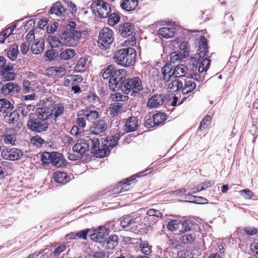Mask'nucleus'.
<instances>
[{"label": "nucleus", "mask_w": 258, "mask_h": 258, "mask_svg": "<svg viewBox=\"0 0 258 258\" xmlns=\"http://www.w3.org/2000/svg\"><path fill=\"white\" fill-rule=\"evenodd\" d=\"M90 145H91V152L94 153L96 157L103 158L107 156L109 153L106 149L100 148L99 140L98 138L91 137V136L85 139L78 140L73 147V150L82 157L89 151Z\"/></svg>", "instance_id": "1"}, {"label": "nucleus", "mask_w": 258, "mask_h": 258, "mask_svg": "<svg viewBox=\"0 0 258 258\" xmlns=\"http://www.w3.org/2000/svg\"><path fill=\"white\" fill-rule=\"evenodd\" d=\"M136 56L135 49L132 47H127L116 51L113 59L118 64L124 67H130L134 64Z\"/></svg>", "instance_id": "2"}, {"label": "nucleus", "mask_w": 258, "mask_h": 258, "mask_svg": "<svg viewBox=\"0 0 258 258\" xmlns=\"http://www.w3.org/2000/svg\"><path fill=\"white\" fill-rule=\"evenodd\" d=\"M82 37L81 31L75 29H67L60 35L63 45L73 47L79 43Z\"/></svg>", "instance_id": "3"}, {"label": "nucleus", "mask_w": 258, "mask_h": 258, "mask_svg": "<svg viewBox=\"0 0 258 258\" xmlns=\"http://www.w3.org/2000/svg\"><path fill=\"white\" fill-rule=\"evenodd\" d=\"M125 94L137 93L143 90L141 80L138 77L124 80L121 83V89Z\"/></svg>", "instance_id": "4"}, {"label": "nucleus", "mask_w": 258, "mask_h": 258, "mask_svg": "<svg viewBox=\"0 0 258 258\" xmlns=\"http://www.w3.org/2000/svg\"><path fill=\"white\" fill-rule=\"evenodd\" d=\"M142 218L140 216L126 215L120 219V224L123 228H127L133 232L138 231L139 227L142 224Z\"/></svg>", "instance_id": "5"}, {"label": "nucleus", "mask_w": 258, "mask_h": 258, "mask_svg": "<svg viewBox=\"0 0 258 258\" xmlns=\"http://www.w3.org/2000/svg\"><path fill=\"white\" fill-rule=\"evenodd\" d=\"M114 40L113 31L108 27L103 28L99 32L98 44L101 49L108 48Z\"/></svg>", "instance_id": "6"}, {"label": "nucleus", "mask_w": 258, "mask_h": 258, "mask_svg": "<svg viewBox=\"0 0 258 258\" xmlns=\"http://www.w3.org/2000/svg\"><path fill=\"white\" fill-rule=\"evenodd\" d=\"M125 74L126 71L124 69H114L109 80V86L111 90L115 91L121 89V83L124 81L122 79Z\"/></svg>", "instance_id": "7"}, {"label": "nucleus", "mask_w": 258, "mask_h": 258, "mask_svg": "<svg viewBox=\"0 0 258 258\" xmlns=\"http://www.w3.org/2000/svg\"><path fill=\"white\" fill-rule=\"evenodd\" d=\"M82 80L80 75H69L64 78L63 85L66 87H71L75 93H79L81 92L79 86Z\"/></svg>", "instance_id": "8"}, {"label": "nucleus", "mask_w": 258, "mask_h": 258, "mask_svg": "<svg viewBox=\"0 0 258 258\" xmlns=\"http://www.w3.org/2000/svg\"><path fill=\"white\" fill-rule=\"evenodd\" d=\"M23 152L17 148L7 147L1 152L2 158L9 161H17L22 157Z\"/></svg>", "instance_id": "9"}, {"label": "nucleus", "mask_w": 258, "mask_h": 258, "mask_svg": "<svg viewBox=\"0 0 258 258\" xmlns=\"http://www.w3.org/2000/svg\"><path fill=\"white\" fill-rule=\"evenodd\" d=\"M152 171V168H149L144 171L138 173V174L133 175L128 178H126L123 181L120 182L118 184L117 187L114 189V192L117 193L128 190L129 189L128 186L131 184L130 182L135 180L136 176L138 177L144 176L151 173Z\"/></svg>", "instance_id": "10"}, {"label": "nucleus", "mask_w": 258, "mask_h": 258, "mask_svg": "<svg viewBox=\"0 0 258 258\" xmlns=\"http://www.w3.org/2000/svg\"><path fill=\"white\" fill-rule=\"evenodd\" d=\"M48 125L49 123L47 120L43 119H30L27 122L29 128L38 133L45 131L48 128Z\"/></svg>", "instance_id": "11"}, {"label": "nucleus", "mask_w": 258, "mask_h": 258, "mask_svg": "<svg viewBox=\"0 0 258 258\" xmlns=\"http://www.w3.org/2000/svg\"><path fill=\"white\" fill-rule=\"evenodd\" d=\"M94 11H97L98 15L101 18H106L110 12L109 4L103 1H97L92 4Z\"/></svg>", "instance_id": "12"}, {"label": "nucleus", "mask_w": 258, "mask_h": 258, "mask_svg": "<svg viewBox=\"0 0 258 258\" xmlns=\"http://www.w3.org/2000/svg\"><path fill=\"white\" fill-rule=\"evenodd\" d=\"M67 11V10L64 5L61 2L58 1L52 5L49 13L52 16L62 18L66 16Z\"/></svg>", "instance_id": "13"}, {"label": "nucleus", "mask_w": 258, "mask_h": 258, "mask_svg": "<svg viewBox=\"0 0 258 258\" xmlns=\"http://www.w3.org/2000/svg\"><path fill=\"white\" fill-rule=\"evenodd\" d=\"M108 233L109 229L107 228L104 226H100L94 231L91 235V238L95 242H102Z\"/></svg>", "instance_id": "14"}, {"label": "nucleus", "mask_w": 258, "mask_h": 258, "mask_svg": "<svg viewBox=\"0 0 258 258\" xmlns=\"http://www.w3.org/2000/svg\"><path fill=\"white\" fill-rule=\"evenodd\" d=\"M107 124L105 120L101 119L93 123L90 128V133L99 135L106 131Z\"/></svg>", "instance_id": "15"}, {"label": "nucleus", "mask_w": 258, "mask_h": 258, "mask_svg": "<svg viewBox=\"0 0 258 258\" xmlns=\"http://www.w3.org/2000/svg\"><path fill=\"white\" fill-rule=\"evenodd\" d=\"M165 96L161 94H155L148 100L147 105L150 108H156L164 103Z\"/></svg>", "instance_id": "16"}, {"label": "nucleus", "mask_w": 258, "mask_h": 258, "mask_svg": "<svg viewBox=\"0 0 258 258\" xmlns=\"http://www.w3.org/2000/svg\"><path fill=\"white\" fill-rule=\"evenodd\" d=\"M162 79L164 81H169L172 78H175L173 67L171 64L164 65L161 70Z\"/></svg>", "instance_id": "17"}, {"label": "nucleus", "mask_w": 258, "mask_h": 258, "mask_svg": "<svg viewBox=\"0 0 258 258\" xmlns=\"http://www.w3.org/2000/svg\"><path fill=\"white\" fill-rule=\"evenodd\" d=\"M4 143L7 145L14 146L16 145V137L14 130H7L4 134L2 138Z\"/></svg>", "instance_id": "18"}, {"label": "nucleus", "mask_w": 258, "mask_h": 258, "mask_svg": "<svg viewBox=\"0 0 258 258\" xmlns=\"http://www.w3.org/2000/svg\"><path fill=\"white\" fill-rule=\"evenodd\" d=\"M44 49V40L41 38L38 40H34L31 45V50L32 52L35 54H38L42 53Z\"/></svg>", "instance_id": "19"}, {"label": "nucleus", "mask_w": 258, "mask_h": 258, "mask_svg": "<svg viewBox=\"0 0 258 258\" xmlns=\"http://www.w3.org/2000/svg\"><path fill=\"white\" fill-rule=\"evenodd\" d=\"M51 163L57 168L64 166L65 163L62 155L57 152H52Z\"/></svg>", "instance_id": "20"}, {"label": "nucleus", "mask_w": 258, "mask_h": 258, "mask_svg": "<svg viewBox=\"0 0 258 258\" xmlns=\"http://www.w3.org/2000/svg\"><path fill=\"white\" fill-rule=\"evenodd\" d=\"M175 31V27L172 26L171 27H167L159 29L158 33L165 38H169L174 36Z\"/></svg>", "instance_id": "21"}, {"label": "nucleus", "mask_w": 258, "mask_h": 258, "mask_svg": "<svg viewBox=\"0 0 258 258\" xmlns=\"http://www.w3.org/2000/svg\"><path fill=\"white\" fill-rule=\"evenodd\" d=\"M123 111L122 105L121 103L116 102L110 105L107 112L112 116L118 115Z\"/></svg>", "instance_id": "22"}, {"label": "nucleus", "mask_w": 258, "mask_h": 258, "mask_svg": "<svg viewBox=\"0 0 258 258\" xmlns=\"http://www.w3.org/2000/svg\"><path fill=\"white\" fill-rule=\"evenodd\" d=\"M120 134L117 133L115 134L114 136L107 137L106 140V142L107 143L105 144V145L106 147H105L104 149H106L108 150L109 152H110L109 148L110 147L111 148H112L113 147L116 146L117 143V141L120 139ZM100 148H104V147L101 148L100 147ZM108 154H109L107 155Z\"/></svg>", "instance_id": "23"}, {"label": "nucleus", "mask_w": 258, "mask_h": 258, "mask_svg": "<svg viewBox=\"0 0 258 258\" xmlns=\"http://www.w3.org/2000/svg\"><path fill=\"white\" fill-rule=\"evenodd\" d=\"M138 118L136 116L130 117L128 118L124 125L125 130L127 132L135 131L138 127Z\"/></svg>", "instance_id": "24"}, {"label": "nucleus", "mask_w": 258, "mask_h": 258, "mask_svg": "<svg viewBox=\"0 0 258 258\" xmlns=\"http://www.w3.org/2000/svg\"><path fill=\"white\" fill-rule=\"evenodd\" d=\"M138 4V0H122L120 6L126 11H132L136 9Z\"/></svg>", "instance_id": "25"}, {"label": "nucleus", "mask_w": 258, "mask_h": 258, "mask_svg": "<svg viewBox=\"0 0 258 258\" xmlns=\"http://www.w3.org/2000/svg\"><path fill=\"white\" fill-rule=\"evenodd\" d=\"M196 87V84L191 80H186L181 87V92L183 95H186L192 92Z\"/></svg>", "instance_id": "26"}, {"label": "nucleus", "mask_w": 258, "mask_h": 258, "mask_svg": "<svg viewBox=\"0 0 258 258\" xmlns=\"http://www.w3.org/2000/svg\"><path fill=\"white\" fill-rule=\"evenodd\" d=\"M64 110V107L63 104L61 103L55 104L51 110V115L56 121L58 117L63 113Z\"/></svg>", "instance_id": "27"}, {"label": "nucleus", "mask_w": 258, "mask_h": 258, "mask_svg": "<svg viewBox=\"0 0 258 258\" xmlns=\"http://www.w3.org/2000/svg\"><path fill=\"white\" fill-rule=\"evenodd\" d=\"M134 26L130 23H125L119 27V31L123 37H126L131 35L133 33Z\"/></svg>", "instance_id": "28"}, {"label": "nucleus", "mask_w": 258, "mask_h": 258, "mask_svg": "<svg viewBox=\"0 0 258 258\" xmlns=\"http://www.w3.org/2000/svg\"><path fill=\"white\" fill-rule=\"evenodd\" d=\"M118 237L116 235H111L104 241V245L108 249H113L118 244Z\"/></svg>", "instance_id": "29"}, {"label": "nucleus", "mask_w": 258, "mask_h": 258, "mask_svg": "<svg viewBox=\"0 0 258 258\" xmlns=\"http://www.w3.org/2000/svg\"><path fill=\"white\" fill-rule=\"evenodd\" d=\"M13 105L7 99H0V112L5 113L11 111L13 109Z\"/></svg>", "instance_id": "30"}, {"label": "nucleus", "mask_w": 258, "mask_h": 258, "mask_svg": "<svg viewBox=\"0 0 258 258\" xmlns=\"http://www.w3.org/2000/svg\"><path fill=\"white\" fill-rule=\"evenodd\" d=\"M88 58L82 57L79 59L75 70L78 72H84L88 68Z\"/></svg>", "instance_id": "31"}, {"label": "nucleus", "mask_w": 258, "mask_h": 258, "mask_svg": "<svg viewBox=\"0 0 258 258\" xmlns=\"http://www.w3.org/2000/svg\"><path fill=\"white\" fill-rule=\"evenodd\" d=\"M47 71L49 74L58 77L62 76L66 73V70L64 67L58 66L50 67L47 70Z\"/></svg>", "instance_id": "32"}, {"label": "nucleus", "mask_w": 258, "mask_h": 258, "mask_svg": "<svg viewBox=\"0 0 258 258\" xmlns=\"http://www.w3.org/2000/svg\"><path fill=\"white\" fill-rule=\"evenodd\" d=\"M182 85V81L175 79L168 84L167 88L171 92H176L179 89L181 90Z\"/></svg>", "instance_id": "33"}, {"label": "nucleus", "mask_w": 258, "mask_h": 258, "mask_svg": "<svg viewBox=\"0 0 258 258\" xmlns=\"http://www.w3.org/2000/svg\"><path fill=\"white\" fill-rule=\"evenodd\" d=\"M53 178L56 182L62 184L67 183L69 181L67 173L63 172L54 173Z\"/></svg>", "instance_id": "34"}, {"label": "nucleus", "mask_w": 258, "mask_h": 258, "mask_svg": "<svg viewBox=\"0 0 258 258\" xmlns=\"http://www.w3.org/2000/svg\"><path fill=\"white\" fill-rule=\"evenodd\" d=\"M47 41L52 48H60L63 44L62 40L55 36H49L47 38Z\"/></svg>", "instance_id": "35"}, {"label": "nucleus", "mask_w": 258, "mask_h": 258, "mask_svg": "<svg viewBox=\"0 0 258 258\" xmlns=\"http://www.w3.org/2000/svg\"><path fill=\"white\" fill-rule=\"evenodd\" d=\"M80 112H83V116L89 121H93L99 116V113L97 111L86 110H81Z\"/></svg>", "instance_id": "36"}, {"label": "nucleus", "mask_w": 258, "mask_h": 258, "mask_svg": "<svg viewBox=\"0 0 258 258\" xmlns=\"http://www.w3.org/2000/svg\"><path fill=\"white\" fill-rule=\"evenodd\" d=\"M18 86L12 82L8 83L4 85L1 89V92L5 95H7L13 92Z\"/></svg>", "instance_id": "37"}, {"label": "nucleus", "mask_w": 258, "mask_h": 258, "mask_svg": "<svg viewBox=\"0 0 258 258\" xmlns=\"http://www.w3.org/2000/svg\"><path fill=\"white\" fill-rule=\"evenodd\" d=\"M16 26L15 25H12L0 33L1 43H4L6 39L12 34Z\"/></svg>", "instance_id": "38"}, {"label": "nucleus", "mask_w": 258, "mask_h": 258, "mask_svg": "<svg viewBox=\"0 0 258 258\" xmlns=\"http://www.w3.org/2000/svg\"><path fill=\"white\" fill-rule=\"evenodd\" d=\"M18 52V45L17 44H13L9 48L7 52V56L10 59L14 61L17 59Z\"/></svg>", "instance_id": "39"}, {"label": "nucleus", "mask_w": 258, "mask_h": 258, "mask_svg": "<svg viewBox=\"0 0 258 258\" xmlns=\"http://www.w3.org/2000/svg\"><path fill=\"white\" fill-rule=\"evenodd\" d=\"M5 121L9 124H15L20 120L19 115L17 111H14L5 117Z\"/></svg>", "instance_id": "40"}, {"label": "nucleus", "mask_w": 258, "mask_h": 258, "mask_svg": "<svg viewBox=\"0 0 258 258\" xmlns=\"http://www.w3.org/2000/svg\"><path fill=\"white\" fill-rule=\"evenodd\" d=\"M190 225L191 224L189 223L187 221H179L176 233H182L190 231L191 229Z\"/></svg>", "instance_id": "41"}, {"label": "nucleus", "mask_w": 258, "mask_h": 258, "mask_svg": "<svg viewBox=\"0 0 258 258\" xmlns=\"http://www.w3.org/2000/svg\"><path fill=\"white\" fill-rule=\"evenodd\" d=\"M173 69L175 78L184 76L187 72V67L183 64L176 66Z\"/></svg>", "instance_id": "42"}, {"label": "nucleus", "mask_w": 258, "mask_h": 258, "mask_svg": "<svg viewBox=\"0 0 258 258\" xmlns=\"http://www.w3.org/2000/svg\"><path fill=\"white\" fill-rule=\"evenodd\" d=\"M76 55L75 51L72 48H67L59 54V57L64 60H69Z\"/></svg>", "instance_id": "43"}, {"label": "nucleus", "mask_w": 258, "mask_h": 258, "mask_svg": "<svg viewBox=\"0 0 258 258\" xmlns=\"http://www.w3.org/2000/svg\"><path fill=\"white\" fill-rule=\"evenodd\" d=\"M201 62L199 63V72L200 73L206 72L210 65V60L207 58L203 59H199Z\"/></svg>", "instance_id": "44"}, {"label": "nucleus", "mask_w": 258, "mask_h": 258, "mask_svg": "<svg viewBox=\"0 0 258 258\" xmlns=\"http://www.w3.org/2000/svg\"><path fill=\"white\" fill-rule=\"evenodd\" d=\"M31 107V105H26L21 103L18 105L17 109L23 116H26L28 114Z\"/></svg>", "instance_id": "45"}, {"label": "nucleus", "mask_w": 258, "mask_h": 258, "mask_svg": "<svg viewBox=\"0 0 258 258\" xmlns=\"http://www.w3.org/2000/svg\"><path fill=\"white\" fill-rule=\"evenodd\" d=\"M36 113L39 119H46L48 116H51V112L47 110L45 108H38L37 109Z\"/></svg>", "instance_id": "46"}, {"label": "nucleus", "mask_w": 258, "mask_h": 258, "mask_svg": "<svg viewBox=\"0 0 258 258\" xmlns=\"http://www.w3.org/2000/svg\"><path fill=\"white\" fill-rule=\"evenodd\" d=\"M196 238V233L192 232L191 233H186L184 234L182 237V241L185 244H190L194 242Z\"/></svg>", "instance_id": "47"}, {"label": "nucleus", "mask_w": 258, "mask_h": 258, "mask_svg": "<svg viewBox=\"0 0 258 258\" xmlns=\"http://www.w3.org/2000/svg\"><path fill=\"white\" fill-rule=\"evenodd\" d=\"M120 16L118 13H114L111 14L108 18V23L110 26H113L119 22Z\"/></svg>", "instance_id": "48"}, {"label": "nucleus", "mask_w": 258, "mask_h": 258, "mask_svg": "<svg viewBox=\"0 0 258 258\" xmlns=\"http://www.w3.org/2000/svg\"><path fill=\"white\" fill-rule=\"evenodd\" d=\"M153 119L157 124L158 125L163 122L166 119V116L165 113L159 112L153 115Z\"/></svg>", "instance_id": "49"}, {"label": "nucleus", "mask_w": 258, "mask_h": 258, "mask_svg": "<svg viewBox=\"0 0 258 258\" xmlns=\"http://www.w3.org/2000/svg\"><path fill=\"white\" fill-rule=\"evenodd\" d=\"M114 67L113 65L109 66L106 69L104 70L102 74V77L104 79H107L110 78L113 73Z\"/></svg>", "instance_id": "50"}, {"label": "nucleus", "mask_w": 258, "mask_h": 258, "mask_svg": "<svg viewBox=\"0 0 258 258\" xmlns=\"http://www.w3.org/2000/svg\"><path fill=\"white\" fill-rule=\"evenodd\" d=\"M179 222V221L177 220H170L167 224V229L171 231L176 232Z\"/></svg>", "instance_id": "51"}, {"label": "nucleus", "mask_w": 258, "mask_h": 258, "mask_svg": "<svg viewBox=\"0 0 258 258\" xmlns=\"http://www.w3.org/2000/svg\"><path fill=\"white\" fill-rule=\"evenodd\" d=\"M2 74L3 78L6 81H10L14 80L15 74L13 72H7V71H2Z\"/></svg>", "instance_id": "52"}, {"label": "nucleus", "mask_w": 258, "mask_h": 258, "mask_svg": "<svg viewBox=\"0 0 258 258\" xmlns=\"http://www.w3.org/2000/svg\"><path fill=\"white\" fill-rule=\"evenodd\" d=\"M58 53L54 52L53 49H49L45 51L44 56L47 60H51L57 56Z\"/></svg>", "instance_id": "53"}, {"label": "nucleus", "mask_w": 258, "mask_h": 258, "mask_svg": "<svg viewBox=\"0 0 258 258\" xmlns=\"http://www.w3.org/2000/svg\"><path fill=\"white\" fill-rule=\"evenodd\" d=\"M52 157V152L49 153L47 152H44L42 154V161L44 164H49L51 162V159Z\"/></svg>", "instance_id": "54"}, {"label": "nucleus", "mask_w": 258, "mask_h": 258, "mask_svg": "<svg viewBox=\"0 0 258 258\" xmlns=\"http://www.w3.org/2000/svg\"><path fill=\"white\" fill-rule=\"evenodd\" d=\"M44 142V140L38 136H36L31 139V143L37 147L41 146Z\"/></svg>", "instance_id": "55"}, {"label": "nucleus", "mask_w": 258, "mask_h": 258, "mask_svg": "<svg viewBox=\"0 0 258 258\" xmlns=\"http://www.w3.org/2000/svg\"><path fill=\"white\" fill-rule=\"evenodd\" d=\"M250 254L254 256L255 257H258V243H253L250 245Z\"/></svg>", "instance_id": "56"}, {"label": "nucleus", "mask_w": 258, "mask_h": 258, "mask_svg": "<svg viewBox=\"0 0 258 258\" xmlns=\"http://www.w3.org/2000/svg\"><path fill=\"white\" fill-rule=\"evenodd\" d=\"M211 119V117L209 115H206L204 117L203 119L201 122L200 128V130H202V128H205L210 123Z\"/></svg>", "instance_id": "57"}, {"label": "nucleus", "mask_w": 258, "mask_h": 258, "mask_svg": "<svg viewBox=\"0 0 258 258\" xmlns=\"http://www.w3.org/2000/svg\"><path fill=\"white\" fill-rule=\"evenodd\" d=\"M191 198H194V201H191L192 203H195L196 204H207L208 202L207 199L202 197H196Z\"/></svg>", "instance_id": "58"}, {"label": "nucleus", "mask_w": 258, "mask_h": 258, "mask_svg": "<svg viewBox=\"0 0 258 258\" xmlns=\"http://www.w3.org/2000/svg\"><path fill=\"white\" fill-rule=\"evenodd\" d=\"M31 83L29 81H24L23 82V91L24 93L31 92L33 89L30 86Z\"/></svg>", "instance_id": "59"}, {"label": "nucleus", "mask_w": 258, "mask_h": 258, "mask_svg": "<svg viewBox=\"0 0 258 258\" xmlns=\"http://www.w3.org/2000/svg\"><path fill=\"white\" fill-rule=\"evenodd\" d=\"M81 128H79L77 126H74L71 130V135L75 136L76 137L81 136L83 134V133L81 131H80Z\"/></svg>", "instance_id": "60"}, {"label": "nucleus", "mask_w": 258, "mask_h": 258, "mask_svg": "<svg viewBox=\"0 0 258 258\" xmlns=\"http://www.w3.org/2000/svg\"><path fill=\"white\" fill-rule=\"evenodd\" d=\"M145 126L148 128L153 127L157 125V124L155 121V120L153 119V116L152 117H150L149 118L147 119L145 121Z\"/></svg>", "instance_id": "61"}, {"label": "nucleus", "mask_w": 258, "mask_h": 258, "mask_svg": "<svg viewBox=\"0 0 258 258\" xmlns=\"http://www.w3.org/2000/svg\"><path fill=\"white\" fill-rule=\"evenodd\" d=\"M108 256L104 251H96L93 254V258H107Z\"/></svg>", "instance_id": "62"}, {"label": "nucleus", "mask_w": 258, "mask_h": 258, "mask_svg": "<svg viewBox=\"0 0 258 258\" xmlns=\"http://www.w3.org/2000/svg\"><path fill=\"white\" fill-rule=\"evenodd\" d=\"M58 26V23L54 22L53 24L47 27V31L49 33H53L56 31Z\"/></svg>", "instance_id": "63"}, {"label": "nucleus", "mask_w": 258, "mask_h": 258, "mask_svg": "<svg viewBox=\"0 0 258 258\" xmlns=\"http://www.w3.org/2000/svg\"><path fill=\"white\" fill-rule=\"evenodd\" d=\"M180 59V55L176 52H172L170 54V61L172 63H174L178 60Z\"/></svg>", "instance_id": "64"}]
</instances>
